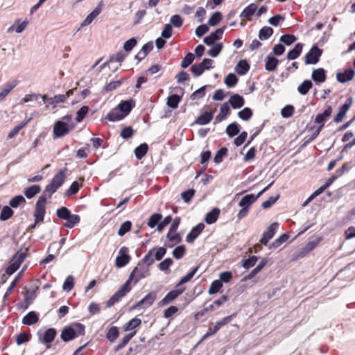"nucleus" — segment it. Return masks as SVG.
Wrapping results in <instances>:
<instances>
[{
  "instance_id": "ddd939ff",
  "label": "nucleus",
  "mask_w": 355,
  "mask_h": 355,
  "mask_svg": "<svg viewBox=\"0 0 355 355\" xmlns=\"http://www.w3.org/2000/svg\"><path fill=\"white\" fill-rule=\"evenodd\" d=\"M278 226L279 224L277 223H273L268 227L267 231L263 232L260 239L261 244L267 245L269 240H270L274 236Z\"/></svg>"
},
{
  "instance_id": "20e7f679",
  "label": "nucleus",
  "mask_w": 355,
  "mask_h": 355,
  "mask_svg": "<svg viewBox=\"0 0 355 355\" xmlns=\"http://www.w3.org/2000/svg\"><path fill=\"white\" fill-rule=\"evenodd\" d=\"M47 198V196L42 194L35 204V208L33 213L35 223H39L44 220L46 214V203Z\"/></svg>"
},
{
  "instance_id": "e433bc0d",
  "label": "nucleus",
  "mask_w": 355,
  "mask_h": 355,
  "mask_svg": "<svg viewBox=\"0 0 355 355\" xmlns=\"http://www.w3.org/2000/svg\"><path fill=\"white\" fill-rule=\"evenodd\" d=\"M14 214V211L10 206H4L0 214V220L5 221L10 218Z\"/></svg>"
},
{
  "instance_id": "f03ea898",
  "label": "nucleus",
  "mask_w": 355,
  "mask_h": 355,
  "mask_svg": "<svg viewBox=\"0 0 355 355\" xmlns=\"http://www.w3.org/2000/svg\"><path fill=\"white\" fill-rule=\"evenodd\" d=\"M65 179V171L60 170L53 176L51 182L46 185L42 194L48 198H51V196L63 184Z\"/></svg>"
},
{
  "instance_id": "dca6fc26",
  "label": "nucleus",
  "mask_w": 355,
  "mask_h": 355,
  "mask_svg": "<svg viewBox=\"0 0 355 355\" xmlns=\"http://www.w3.org/2000/svg\"><path fill=\"white\" fill-rule=\"evenodd\" d=\"M257 8L258 7L256 3H250L242 11L240 15V18L241 20H251L252 16L254 15Z\"/></svg>"
},
{
  "instance_id": "0eeeda50",
  "label": "nucleus",
  "mask_w": 355,
  "mask_h": 355,
  "mask_svg": "<svg viewBox=\"0 0 355 355\" xmlns=\"http://www.w3.org/2000/svg\"><path fill=\"white\" fill-rule=\"evenodd\" d=\"M131 290V286H128V283H124L119 289L107 301L106 306L111 307L118 302Z\"/></svg>"
},
{
  "instance_id": "412c9836",
  "label": "nucleus",
  "mask_w": 355,
  "mask_h": 355,
  "mask_svg": "<svg viewBox=\"0 0 355 355\" xmlns=\"http://www.w3.org/2000/svg\"><path fill=\"white\" fill-rule=\"evenodd\" d=\"M214 112H205L196 118L194 121L195 124L203 125L209 123L213 119Z\"/></svg>"
},
{
  "instance_id": "c9c22d12",
  "label": "nucleus",
  "mask_w": 355,
  "mask_h": 355,
  "mask_svg": "<svg viewBox=\"0 0 355 355\" xmlns=\"http://www.w3.org/2000/svg\"><path fill=\"white\" fill-rule=\"evenodd\" d=\"M56 334V330L54 328L48 329L44 334L42 342L44 343H51L54 340Z\"/></svg>"
},
{
  "instance_id": "774afa93",
  "label": "nucleus",
  "mask_w": 355,
  "mask_h": 355,
  "mask_svg": "<svg viewBox=\"0 0 355 355\" xmlns=\"http://www.w3.org/2000/svg\"><path fill=\"white\" fill-rule=\"evenodd\" d=\"M167 239L175 243H179L182 241L180 235L176 232L168 231L166 235Z\"/></svg>"
},
{
  "instance_id": "7c9ffc66",
  "label": "nucleus",
  "mask_w": 355,
  "mask_h": 355,
  "mask_svg": "<svg viewBox=\"0 0 355 355\" xmlns=\"http://www.w3.org/2000/svg\"><path fill=\"white\" fill-rule=\"evenodd\" d=\"M250 69V65L245 60H240L236 66V71L239 75H245Z\"/></svg>"
},
{
  "instance_id": "8fccbe9b",
  "label": "nucleus",
  "mask_w": 355,
  "mask_h": 355,
  "mask_svg": "<svg viewBox=\"0 0 355 355\" xmlns=\"http://www.w3.org/2000/svg\"><path fill=\"white\" fill-rule=\"evenodd\" d=\"M130 260V257L128 254H123L118 256L116 258V266L121 268L127 265Z\"/></svg>"
},
{
  "instance_id": "aec40b11",
  "label": "nucleus",
  "mask_w": 355,
  "mask_h": 355,
  "mask_svg": "<svg viewBox=\"0 0 355 355\" xmlns=\"http://www.w3.org/2000/svg\"><path fill=\"white\" fill-rule=\"evenodd\" d=\"M229 103L231 105L232 108L239 109L244 105L245 100L243 97L239 94H234L229 99L228 104Z\"/></svg>"
},
{
  "instance_id": "c85d7f7f",
  "label": "nucleus",
  "mask_w": 355,
  "mask_h": 355,
  "mask_svg": "<svg viewBox=\"0 0 355 355\" xmlns=\"http://www.w3.org/2000/svg\"><path fill=\"white\" fill-rule=\"evenodd\" d=\"M64 220H66V223L64 224V226L71 229L80 223V217L77 214H72L71 213Z\"/></svg>"
},
{
  "instance_id": "c756f323",
  "label": "nucleus",
  "mask_w": 355,
  "mask_h": 355,
  "mask_svg": "<svg viewBox=\"0 0 355 355\" xmlns=\"http://www.w3.org/2000/svg\"><path fill=\"white\" fill-rule=\"evenodd\" d=\"M26 203V200L24 198V197L21 195H18L10 199L9 202V205L12 208L16 209L20 206H24Z\"/></svg>"
},
{
  "instance_id": "a211bd4d",
  "label": "nucleus",
  "mask_w": 355,
  "mask_h": 355,
  "mask_svg": "<svg viewBox=\"0 0 355 355\" xmlns=\"http://www.w3.org/2000/svg\"><path fill=\"white\" fill-rule=\"evenodd\" d=\"M311 78L316 83H322L326 80V71L323 68L314 69L311 74Z\"/></svg>"
},
{
  "instance_id": "0e129e2a",
  "label": "nucleus",
  "mask_w": 355,
  "mask_h": 355,
  "mask_svg": "<svg viewBox=\"0 0 355 355\" xmlns=\"http://www.w3.org/2000/svg\"><path fill=\"white\" fill-rule=\"evenodd\" d=\"M195 56L192 53H188L181 63V67L184 69L189 67L194 60Z\"/></svg>"
},
{
  "instance_id": "37998d69",
  "label": "nucleus",
  "mask_w": 355,
  "mask_h": 355,
  "mask_svg": "<svg viewBox=\"0 0 355 355\" xmlns=\"http://www.w3.org/2000/svg\"><path fill=\"white\" fill-rule=\"evenodd\" d=\"M289 238L287 234H282L278 239H275L269 246V249H275L286 242Z\"/></svg>"
},
{
  "instance_id": "473e14b6",
  "label": "nucleus",
  "mask_w": 355,
  "mask_h": 355,
  "mask_svg": "<svg viewBox=\"0 0 355 355\" xmlns=\"http://www.w3.org/2000/svg\"><path fill=\"white\" fill-rule=\"evenodd\" d=\"M312 87V82L310 80H305L298 86L297 91L301 95H306Z\"/></svg>"
},
{
  "instance_id": "7ed1b4c3",
  "label": "nucleus",
  "mask_w": 355,
  "mask_h": 355,
  "mask_svg": "<svg viewBox=\"0 0 355 355\" xmlns=\"http://www.w3.org/2000/svg\"><path fill=\"white\" fill-rule=\"evenodd\" d=\"M150 268L145 264H141L139 261L138 265L135 267L130 273L128 279L125 283H128V286H130L131 282L133 281L136 284L140 279L146 278L149 274Z\"/></svg>"
},
{
  "instance_id": "58836bf2",
  "label": "nucleus",
  "mask_w": 355,
  "mask_h": 355,
  "mask_svg": "<svg viewBox=\"0 0 355 355\" xmlns=\"http://www.w3.org/2000/svg\"><path fill=\"white\" fill-rule=\"evenodd\" d=\"M17 86L16 82L8 83L0 92V102Z\"/></svg>"
},
{
  "instance_id": "338daca9",
  "label": "nucleus",
  "mask_w": 355,
  "mask_h": 355,
  "mask_svg": "<svg viewBox=\"0 0 355 355\" xmlns=\"http://www.w3.org/2000/svg\"><path fill=\"white\" fill-rule=\"evenodd\" d=\"M133 134L134 130L132 128L131 126H128L121 130L120 136L124 139H128L132 137Z\"/></svg>"
},
{
  "instance_id": "13d9d810",
  "label": "nucleus",
  "mask_w": 355,
  "mask_h": 355,
  "mask_svg": "<svg viewBox=\"0 0 355 355\" xmlns=\"http://www.w3.org/2000/svg\"><path fill=\"white\" fill-rule=\"evenodd\" d=\"M89 110V107L87 105L81 107V108L77 111L76 121L78 123L81 122L86 116Z\"/></svg>"
},
{
  "instance_id": "6e6d98bb",
  "label": "nucleus",
  "mask_w": 355,
  "mask_h": 355,
  "mask_svg": "<svg viewBox=\"0 0 355 355\" xmlns=\"http://www.w3.org/2000/svg\"><path fill=\"white\" fill-rule=\"evenodd\" d=\"M238 116L242 120L248 121L252 116V111L250 107H245L239 112Z\"/></svg>"
},
{
  "instance_id": "ea45409f",
  "label": "nucleus",
  "mask_w": 355,
  "mask_h": 355,
  "mask_svg": "<svg viewBox=\"0 0 355 355\" xmlns=\"http://www.w3.org/2000/svg\"><path fill=\"white\" fill-rule=\"evenodd\" d=\"M273 34V29L269 26L263 27L259 32V38L261 40H268Z\"/></svg>"
},
{
  "instance_id": "b1692460",
  "label": "nucleus",
  "mask_w": 355,
  "mask_h": 355,
  "mask_svg": "<svg viewBox=\"0 0 355 355\" xmlns=\"http://www.w3.org/2000/svg\"><path fill=\"white\" fill-rule=\"evenodd\" d=\"M39 316L35 311H30L22 319V323L26 325H32L37 322Z\"/></svg>"
},
{
  "instance_id": "c03bdc74",
  "label": "nucleus",
  "mask_w": 355,
  "mask_h": 355,
  "mask_svg": "<svg viewBox=\"0 0 355 355\" xmlns=\"http://www.w3.org/2000/svg\"><path fill=\"white\" fill-rule=\"evenodd\" d=\"M119 336V331L117 327L113 326L109 329L106 334V338L110 341L114 342Z\"/></svg>"
},
{
  "instance_id": "2eb2a0df",
  "label": "nucleus",
  "mask_w": 355,
  "mask_h": 355,
  "mask_svg": "<svg viewBox=\"0 0 355 355\" xmlns=\"http://www.w3.org/2000/svg\"><path fill=\"white\" fill-rule=\"evenodd\" d=\"M205 225L202 223H198L196 226L192 228L191 231L187 234L186 241L188 243H192L200 235L205 228Z\"/></svg>"
},
{
  "instance_id": "864d4df0",
  "label": "nucleus",
  "mask_w": 355,
  "mask_h": 355,
  "mask_svg": "<svg viewBox=\"0 0 355 355\" xmlns=\"http://www.w3.org/2000/svg\"><path fill=\"white\" fill-rule=\"evenodd\" d=\"M223 287V284L221 281L216 279L212 282L209 288V293L210 295L215 294L218 293L220 289Z\"/></svg>"
},
{
  "instance_id": "f3484780",
  "label": "nucleus",
  "mask_w": 355,
  "mask_h": 355,
  "mask_svg": "<svg viewBox=\"0 0 355 355\" xmlns=\"http://www.w3.org/2000/svg\"><path fill=\"white\" fill-rule=\"evenodd\" d=\"M134 106V101L132 100H129L121 101L116 107L125 117L129 114Z\"/></svg>"
},
{
  "instance_id": "cd10ccee",
  "label": "nucleus",
  "mask_w": 355,
  "mask_h": 355,
  "mask_svg": "<svg viewBox=\"0 0 355 355\" xmlns=\"http://www.w3.org/2000/svg\"><path fill=\"white\" fill-rule=\"evenodd\" d=\"M255 202L256 198L254 197V194H248L240 200L239 205L248 209L249 207Z\"/></svg>"
},
{
  "instance_id": "4468645a",
  "label": "nucleus",
  "mask_w": 355,
  "mask_h": 355,
  "mask_svg": "<svg viewBox=\"0 0 355 355\" xmlns=\"http://www.w3.org/2000/svg\"><path fill=\"white\" fill-rule=\"evenodd\" d=\"M352 104V98H347L346 102L343 104V105L339 108V111H338V114L334 117V121L336 123L341 122L343 120L347 112L351 107Z\"/></svg>"
},
{
  "instance_id": "39448f33",
  "label": "nucleus",
  "mask_w": 355,
  "mask_h": 355,
  "mask_svg": "<svg viewBox=\"0 0 355 355\" xmlns=\"http://www.w3.org/2000/svg\"><path fill=\"white\" fill-rule=\"evenodd\" d=\"M27 254L26 252H17L10 261L8 267L6 269V272L8 275H12L19 268L21 263L24 261Z\"/></svg>"
},
{
  "instance_id": "e2e57ef3",
  "label": "nucleus",
  "mask_w": 355,
  "mask_h": 355,
  "mask_svg": "<svg viewBox=\"0 0 355 355\" xmlns=\"http://www.w3.org/2000/svg\"><path fill=\"white\" fill-rule=\"evenodd\" d=\"M297 40L295 35L291 34H285L281 36L280 41L287 46L292 44Z\"/></svg>"
},
{
  "instance_id": "052dcab7",
  "label": "nucleus",
  "mask_w": 355,
  "mask_h": 355,
  "mask_svg": "<svg viewBox=\"0 0 355 355\" xmlns=\"http://www.w3.org/2000/svg\"><path fill=\"white\" fill-rule=\"evenodd\" d=\"M222 19V14L220 12H215L209 18L208 24L211 26L217 25Z\"/></svg>"
},
{
  "instance_id": "f257e3e1",
  "label": "nucleus",
  "mask_w": 355,
  "mask_h": 355,
  "mask_svg": "<svg viewBox=\"0 0 355 355\" xmlns=\"http://www.w3.org/2000/svg\"><path fill=\"white\" fill-rule=\"evenodd\" d=\"M85 334V325L80 322H74L63 329L60 337L63 341L69 342Z\"/></svg>"
},
{
  "instance_id": "09e8293b",
  "label": "nucleus",
  "mask_w": 355,
  "mask_h": 355,
  "mask_svg": "<svg viewBox=\"0 0 355 355\" xmlns=\"http://www.w3.org/2000/svg\"><path fill=\"white\" fill-rule=\"evenodd\" d=\"M155 250V248L151 249L148 251V252L144 256V257L140 260L139 261L141 262V264H145L146 266H148V268L150 266H151L154 262L155 259L152 257L153 253Z\"/></svg>"
},
{
  "instance_id": "bb28decb",
  "label": "nucleus",
  "mask_w": 355,
  "mask_h": 355,
  "mask_svg": "<svg viewBox=\"0 0 355 355\" xmlns=\"http://www.w3.org/2000/svg\"><path fill=\"white\" fill-rule=\"evenodd\" d=\"M220 211L218 208H214L211 211L206 214L205 221L207 224L214 223L219 216Z\"/></svg>"
},
{
  "instance_id": "bf43d9fd",
  "label": "nucleus",
  "mask_w": 355,
  "mask_h": 355,
  "mask_svg": "<svg viewBox=\"0 0 355 355\" xmlns=\"http://www.w3.org/2000/svg\"><path fill=\"white\" fill-rule=\"evenodd\" d=\"M258 260V257L257 256H251L248 259L243 260L242 266L245 269H249L250 268L254 266Z\"/></svg>"
},
{
  "instance_id": "9b49d317",
  "label": "nucleus",
  "mask_w": 355,
  "mask_h": 355,
  "mask_svg": "<svg viewBox=\"0 0 355 355\" xmlns=\"http://www.w3.org/2000/svg\"><path fill=\"white\" fill-rule=\"evenodd\" d=\"M157 299V293L150 292L148 293L142 300L139 301L135 306L134 309L144 308L147 309Z\"/></svg>"
},
{
  "instance_id": "f704fd0d",
  "label": "nucleus",
  "mask_w": 355,
  "mask_h": 355,
  "mask_svg": "<svg viewBox=\"0 0 355 355\" xmlns=\"http://www.w3.org/2000/svg\"><path fill=\"white\" fill-rule=\"evenodd\" d=\"M331 112H332V109L329 106L327 109H325L324 111L322 113L319 114H318L316 116L315 119V122L318 123V124H320V125H322V124L324 125V122L325 121V119L327 117L330 116L331 114Z\"/></svg>"
},
{
  "instance_id": "6ab92c4d",
  "label": "nucleus",
  "mask_w": 355,
  "mask_h": 355,
  "mask_svg": "<svg viewBox=\"0 0 355 355\" xmlns=\"http://www.w3.org/2000/svg\"><path fill=\"white\" fill-rule=\"evenodd\" d=\"M355 72L352 69H348L344 72L338 73L336 74V79L339 83H346L353 79Z\"/></svg>"
},
{
  "instance_id": "79ce46f5",
  "label": "nucleus",
  "mask_w": 355,
  "mask_h": 355,
  "mask_svg": "<svg viewBox=\"0 0 355 355\" xmlns=\"http://www.w3.org/2000/svg\"><path fill=\"white\" fill-rule=\"evenodd\" d=\"M223 48L222 43H216L212 44V47L208 51L207 53L209 56L217 57Z\"/></svg>"
},
{
  "instance_id": "9d476101",
  "label": "nucleus",
  "mask_w": 355,
  "mask_h": 355,
  "mask_svg": "<svg viewBox=\"0 0 355 355\" xmlns=\"http://www.w3.org/2000/svg\"><path fill=\"white\" fill-rule=\"evenodd\" d=\"M184 291H185V287H181L178 289L171 291L159 302V305L160 306H164L168 304L172 301H173L175 299H176L180 295H181Z\"/></svg>"
},
{
  "instance_id": "a878e982",
  "label": "nucleus",
  "mask_w": 355,
  "mask_h": 355,
  "mask_svg": "<svg viewBox=\"0 0 355 355\" xmlns=\"http://www.w3.org/2000/svg\"><path fill=\"white\" fill-rule=\"evenodd\" d=\"M279 61L276 58L268 55L266 58L265 69L268 71H275Z\"/></svg>"
},
{
  "instance_id": "423d86ee",
  "label": "nucleus",
  "mask_w": 355,
  "mask_h": 355,
  "mask_svg": "<svg viewBox=\"0 0 355 355\" xmlns=\"http://www.w3.org/2000/svg\"><path fill=\"white\" fill-rule=\"evenodd\" d=\"M75 124H65L64 121H56L53 125V132L55 138H60L67 135L75 128Z\"/></svg>"
},
{
  "instance_id": "2f4dec72",
  "label": "nucleus",
  "mask_w": 355,
  "mask_h": 355,
  "mask_svg": "<svg viewBox=\"0 0 355 355\" xmlns=\"http://www.w3.org/2000/svg\"><path fill=\"white\" fill-rule=\"evenodd\" d=\"M41 191V188L39 185L34 184L24 190V195L28 199H31L35 195L39 193Z\"/></svg>"
},
{
  "instance_id": "6e6552de",
  "label": "nucleus",
  "mask_w": 355,
  "mask_h": 355,
  "mask_svg": "<svg viewBox=\"0 0 355 355\" xmlns=\"http://www.w3.org/2000/svg\"><path fill=\"white\" fill-rule=\"evenodd\" d=\"M322 50L317 46H313L304 57V62L306 64H315L320 60L322 55Z\"/></svg>"
},
{
  "instance_id": "5fc2aeb1",
  "label": "nucleus",
  "mask_w": 355,
  "mask_h": 355,
  "mask_svg": "<svg viewBox=\"0 0 355 355\" xmlns=\"http://www.w3.org/2000/svg\"><path fill=\"white\" fill-rule=\"evenodd\" d=\"M238 82V78L234 73H229L225 78V84L228 87H234Z\"/></svg>"
},
{
  "instance_id": "69168bd1",
  "label": "nucleus",
  "mask_w": 355,
  "mask_h": 355,
  "mask_svg": "<svg viewBox=\"0 0 355 355\" xmlns=\"http://www.w3.org/2000/svg\"><path fill=\"white\" fill-rule=\"evenodd\" d=\"M227 148L223 147V148H220L217 151V153L214 157V162L216 164L220 163L223 161V157L227 154Z\"/></svg>"
},
{
  "instance_id": "603ef678",
  "label": "nucleus",
  "mask_w": 355,
  "mask_h": 355,
  "mask_svg": "<svg viewBox=\"0 0 355 355\" xmlns=\"http://www.w3.org/2000/svg\"><path fill=\"white\" fill-rule=\"evenodd\" d=\"M239 132V125L236 123H232L227 125L226 133L230 137H233Z\"/></svg>"
},
{
  "instance_id": "3c124183",
  "label": "nucleus",
  "mask_w": 355,
  "mask_h": 355,
  "mask_svg": "<svg viewBox=\"0 0 355 355\" xmlns=\"http://www.w3.org/2000/svg\"><path fill=\"white\" fill-rule=\"evenodd\" d=\"M132 227V223L129 220H126L121 223L118 230V234L120 236H124L127 232H130Z\"/></svg>"
},
{
  "instance_id": "de8ad7c7",
  "label": "nucleus",
  "mask_w": 355,
  "mask_h": 355,
  "mask_svg": "<svg viewBox=\"0 0 355 355\" xmlns=\"http://www.w3.org/2000/svg\"><path fill=\"white\" fill-rule=\"evenodd\" d=\"M162 216L160 214L155 213L149 218L147 225L150 228L155 227L156 225H158L159 222L162 219Z\"/></svg>"
},
{
  "instance_id": "4be33fe9",
  "label": "nucleus",
  "mask_w": 355,
  "mask_h": 355,
  "mask_svg": "<svg viewBox=\"0 0 355 355\" xmlns=\"http://www.w3.org/2000/svg\"><path fill=\"white\" fill-rule=\"evenodd\" d=\"M230 106L228 103H223L220 107V113L215 118V123H219L224 120L230 114Z\"/></svg>"
},
{
  "instance_id": "a18cd8bd",
  "label": "nucleus",
  "mask_w": 355,
  "mask_h": 355,
  "mask_svg": "<svg viewBox=\"0 0 355 355\" xmlns=\"http://www.w3.org/2000/svg\"><path fill=\"white\" fill-rule=\"evenodd\" d=\"M180 100V97L177 94L169 96L167 99V105L172 109H175L178 107Z\"/></svg>"
},
{
  "instance_id": "680f3d73",
  "label": "nucleus",
  "mask_w": 355,
  "mask_h": 355,
  "mask_svg": "<svg viewBox=\"0 0 355 355\" xmlns=\"http://www.w3.org/2000/svg\"><path fill=\"white\" fill-rule=\"evenodd\" d=\"M80 189V184L77 181L72 182L69 188L66 191L65 196H71L78 192Z\"/></svg>"
},
{
  "instance_id": "72a5a7b5",
  "label": "nucleus",
  "mask_w": 355,
  "mask_h": 355,
  "mask_svg": "<svg viewBox=\"0 0 355 355\" xmlns=\"http://www.w3.org/2000/svg\"><path fill=\"white\" fill-rule=\"evenodd\" d=\"M148 150V146L147 144L144 143L137 146L135 149V157L138 159H142L147 153Z\"/></svg>"
},
{
  "instance_id": "5701e85b",
  "label": "nucleus",
  "mask_w": 355,
  "mask_h": 355,
  "mask_svg": "<svg viewBox=\"0 0 355 355\" xmlns=\"http://www.w3.org/2000/svg\"><path fill=\"white\" fill-rule=\"evenodd\" d=\"M125 116L123 114L119 111L117 107L113 108L106 116L105 119L109 120L110 121H117L122 120Z\"/></svg>"
},
{
  "instance_id": "393cba45",
  "label": "nucleus",
  "mask_w": 355,
  "mask_h": 355,
  "mask_svg": "<svg viewBox=\"0 0 355 355\" xmlns=\"http://www.w3.org/2000/svg\"><path fill=\"white\" fill-rule=\"evenodd\" d=\"M302 49L303 44L297 43L293 49L288 51L287 58L291 60L297 58L301 55Z\"/></svg>"
},
{
  "instance_id": "4c0bfd02",
  "label": "nucleus",
  "mask_w": 355,
  "mask_h": 355,
  "mask_svg": "<svg viewBox=\"0 0 355 355\" xmlns=\"http://www.w3.org/2000/svg\"><path fill=\"white\" fill-rule=\"evenodd\" d=\"M320 241H321V239L318 238L317 239H315L314 241H309L302 249V252H301L302 254V255L304 256L305 254H306L309 253L311 251H312L319 244Z\"/></svg>"
},
{
  "instance_id": "4d7b16f0",
  "label": "nucleus",
  "mask_w": 355,
  "mask_h": 355,
  "mask_svg": "<svg viewBox=\"0 0 355 355\" xmlns=\"http://www.w3.org/2000/svg\"><path fill=\"white\" fill-rule=\"evenodd\" d=\"M71 214L70 210L66 207H62L56 210V216L61 220H65Z\"/></svg>"
},
{
  "instance_id": "a19ab883",
  "label": "nucleus",
  "mask_w": 355,
  "mask_h": 355,
  "mask_svg": "<svg viewBox=\"0 0 355 355\" xmlns=\"http://www.w3.org/2000/svg\"><path fill=\"white\" fill-rule=\"evenodd\" d=\"M141 324V319H139L138 318H134L125 324L124 331H128L132 330V329H135L136 327H139Z\"/></svg>"
},
{
  "instance_id": "1a4fd4ad",
  "label": "nucleus",
  "mask_w": 355,
  "mask_h": 355,
  "mask_svg": "<svg viewBox=\"0 0 355 355\" xmlns=\"http://www.w3.org/2000/svg\"><path fill=\"white\" fill-rule=\"evenodd\" d=\"M232 317L233 315L225 317L222 320L218 321L214 327L209 328L207 332L200 339V343L215 334L221 327L228 324L232 320Z\"/></svg>"
},
{
  "instance_id": "f8f14e48",
  "label": "nucleus",
  "mask_w": 355,
  "mask_h": 355,
  "mask_svg": "<svg viewBox=\"0 0 355 355\" xmlns=\"http://www.w3.org/2000/svg\"><path fill=\"white\" fill-rule=\"evenodd\" d=\"M225 27L220 28L212 32L209 35L205 37L203 40L205 44L208 46L215 44L214 42L222 38Z\"/></svg>"
},
{
  "instance_id": "49530a36",
  "label": "nucleus",
  "mask_w": 355,
  "mask_h": 355,
  "mask_svg": "<svg viewBox=\"0 0 355 355\" xmlns=\"http://www.w3.org/2000/svg\"><path fill=\"white\" fill-rule=\"evenodd\" d=\"M198 270V266L192 268L191 270L188 274H187L185 276H184L183 277L181 278L180 281L177 284V287H179L182 284H184L189 282L193 278V277L195 275V274L196 273Z\"/></svg>"
}]
</instances>
